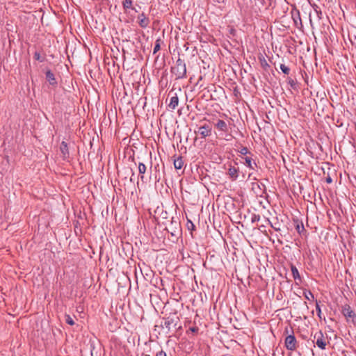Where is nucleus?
Wrapping results in <instances>:
<instances>
[{
	"mask_svg": "<svg viewBox=\"0 0 356 356\" xmlns=\"http://www.w3.org/2000/svg\"><path fill=\"white\" fill-rule=\"evenodd\" d=\"M190 330L193 332H197L198 330V328L197 327H190Z\"/></svg>",
	"mask_w": 356,
	"mask_h": 356,
	"instance_id": "nucleus-33",
	"label": "nucleus"
},
{
	"mask_svg": "<svg viewBox=\"0 0 356 356\" xmlns=\"http://www.w3.org/2000/svg\"><path fill=\"white\" fill-rule=\"evenodd\" d=\"M45 74L46 79L49 82V83L53 86H56L57 85V81L54 73L50 70H47Z\"/></svg>",
	"mask_w": 356,
	"mask_h": 356,
	"instance_id": "nucleus-8",
	"label": "nucleus"
},
{
	"mask_svg": "<svg viewBox=\"0 0 356 356\" xmlns=\"http://www.w3.org/2000/svg\"><path fill=\"white\" fill-rule=\"evenodd\" d=\"M313 8H314V10L315 13L317 15L318 18L319 19H321V15H322V12L320 10L319 7L317 5L314 4L313 6Z\"/></svg>",
	"mask_w": 356,
	"mask_h": 356,
	"instance_id": "nucleus-20",
	"label": "nucleus"
},
{
	"mask_svg": "<svg viewBox=\"0 0 356 356\" xmlns=\"http://www.w3.org/2000/svg\"><path fill=\"white\" fill-rule=\"evenodd\" d=\"M350 41H351V43L353 44L355 42H356V40H355L354 38L353 39H350Z\"/></svg>",
	"mask_w": 356,
	"mask_h": 356,
	"instance_id": "nucleus-35",
	"label": "nucleus"
},
{
	"mask_svg": "<svg viewBox=\"0 0 356 356\" xmlns=\"http://www.w3.org/2000/svg\"><path fill=\"white\" fill-rule=\"evenodd\" d=\"M34 58L40 62H44V57H41L40 54L39 52L38 51H35L34 53Z\"/></svg>",
	"mask_w": 356,
	"mask_h": 356,
	"instance_id": "nucleus-23",
	"label": "nucleus"
},
{
	"mask_svg": "<svg viewBox=\"0 0 356 356\" xmlns=\"http://www.w3.org/2000/svg\"><path fill=\"white\" fill-rule=\"evenodd\" d=\"M178 103H179V98H178L177 94H175V95L170 98V104H168V106L170 108L174 110L178 106Z\"/></svg>",
	"mask_w": 356,
	"mask_h": 356,
	"instance_id": "nucleus-13",
	"label": "nucleus"
},
{
	"mask_svg": "<svg viewBox=\"0 0 356 356\" xmlns=\"http://www.w3.org/2000/svg\"><path fill=\"white\" fill-rule=\"evenodd\" d=\"M147 170L146 165L143 163H138V172L140 175V179L142 181H143L144 176L143 175L145 173Z\"/></svg>",
	"mask_w": 356,
	"mask_h": 356,
	"instance_id": "nucleus-16",
	"label": "nucleus"
},
{
	"mask_svg": "<svg viewBox=\"0 0 356 356\" xmlns=\"http://www.w3.org/2000/svg\"><path fill=\"white\" fill-rule=\"evenodd\" d=\"M161 49V46H160V43H159V40H157L156 41V44L154 45V49H153V54H156L157 51H159Z\"/></svg>",
	"mask_w": 356,
	"mask_h": 356,
	"instance_id": "nucleus-26",
	"label": "nucleus"
},
{
	"mask_svg": "<svg viewBox=\"0 0 356 356\" xmlns=\"http://www.w3.org/2000/svg\"><path fill=\"white\" fill-rule=\"evenodd\" d=\"M242 159H244L245 164L250 169L254 170L255 167H257V163L252 161V159L250 156H246L245 157H242Z\"/></svg>",
	"mask_w": 356,
	"mask_h": 356,
	"instance_id": "nucleus-12",
	"label": "nucleus"
},
{
	"mask_svg": "<svg viewBox=\"0 0 356 356\" xmlns=\"http://www.w3.org/2000/svg\"><path fill=\"white\" fill-rule=\"evenodd\" d=\"M65 322L70 325H74V321L73 320V318L69 315V314H65Z\"/></svg>",
	"mask_w": 356,
	"mask_h": 356,
	"instance_id": "nucleus-22",
	"label": "nucleus"
},
{
	"mask_svg": "<svg viewBox=\"0 0 356 356\" xmlns=\"http://www.w3.org/2000/svg\"><path fill=\"white\" fill-rule=\"evenodd\" d=\"M132 0H124L122 1V6H123V8L126 10V9H128V8H131V9H134V8H132Z\"/></svg>",
	"mask_w": 356,
	"mask_h": 356,
	"instance_id": "nucleus-19",
	"label": "nucleus"
},
{
	"mask_svg": "<svg viewBox=\"0 0 356 356\" xmlns=\"http://www.w3.org/2000/svg\"><path fill=\"white\" fill-rule=\"evenodd\" d=\"M296 229L298 231V232L299 234H301V232L305 230L303 224L302 223H301V224L298 223L296 225Z\"/></svg>",
	"mask_w": 356,
	"mask_h": 356,
	"instance_id": "nucleus-27",
	"label": "nucleus"
},
{
	"mask_svg": "<svg viewBox=\"0 0 356 356\" xmlns=\"http://www.w3.org/2000/svg\"><path fill=\"white\" fill-rule=\"evenodd\" d=\"M316 309L317 315H318V318L320 319H321L322 318V317H321V307H320L319 302H318L317 300L316 301Z\"/></svg>",
	"mask_w": 356,
	"mask_h": 356,
	"instance_id": "nucleus-24",
	"label": "nucleus"
},
{
	"mask_svg": "<svg viewBox=\"0 0 356 356\" xmlns=\"http://www.w3.org/2000/svg\"><path fill=\"white\" fill-rule=\"evenodd\" d=\"M305 296L307 300H310V298H314V295L309 291L305 293Z\"/></svg>",
	"mask_w": 356,
	"mask_h": 356,
	"instance_id": "nucleus-29",
	"label": "nucleus"
},
{
	"mask_svg": "<svg viewBox=\"0 0 356 356\" xmlns=\"http://www.w3.org/2000/svg\"><path fill=\"white\" fill-rule=\"evenodd\" d=\"M291 273H292L293 279L295 280H301L300 275L299 274V272H298V270L297 269V268L295 266L291 265Z\"/></svg>",
	"mask_w": 356,
	"mask_h": 356,
	"instance_id": "nucleus-17",
	"label": "nucleus"
},
{
	"mask_svg": "<svg viewBox=\"0 0 356 356\" xmlns=\"http://www.w3.org/2000/svg\"><path fill=\"white\" fill-rule=\"evenodd\" d=\"M211 127L209 124H204L199 128L198 134L202 138H205L211 134Z\"/></svg>",
	"mask_w": 356,
	"mask_h": 356,
	"instance_id": "nucleus-5",
	"label": "nucleus"
},
{
	"mask_svg": "<svg viewBox=\"0 0 356 356\" xmlns=\"http://www.w3.org/2000/svg\"><path fill=\"white\" fill-rule=\"evenodd\" d=\"M314 339L316 340V346L321 350H325L327 346L326 337H324L321 331L316 332L314 335Z\"/></svg>",
	"mask_w": 356,
	"mask_h": 356,
	"instance_id": "nucleus-3",
	"label": "nucleus"
},
{
	"mask_svg": "<svg viewBox=\"0 0 356 356\" xmlns=\"http://www.w3.org/2000/svg\"><path fill=\"white\" fill-rule=\"evenodd\" d=\"M156 356H167L165 352L163 350H160L156 353Z\"/></svg>",
	"mask_w": 356,
	"mask_h": 356,
	"instance_id": "nucleus-32",
	"label": "nucleus"
},
{
	"mask_svg": "<svg viewBox=\"0 0 356 356\" xmlns=\"http://www.w3.org/2000/svg\"><path fill=\"white\" fill-rule=\"evenodd\" d=\"M60 149L62 154V157L63 159H67L70 157L69 149L67 143L65 141H63L60 146Z\"/></svg>",
	"mask_w": 356,
	"mask_h": 356,
	"instance_id": "nucleus-9",
	"label": "nucleus"
},
{
	"mask_svg": "<svg viewBox=\"0 0 356 356\" xmlns=\"http://www.w3.org/2000/svg\"><path fill=\"white\" fill-rule=\"evenodd\" d=\"M215 127L220 131L227 132L228 131V127L227 123L222 120H218L215 124Z\"/></svg>",
	"mask_w": 356,
	"mask_h": 356,
	"instance_id": "nucleus-11",
	"label": "nucleus"
},
{
	"mask_svg": "<svg viewBox=\"0 0 356 356\" xmlns=\"http://www.w3.org/2000/svg\"><path fill=\"white\" fill-rule=\"evenodd\" d=\"M184 165V161L181 156H179L174 160V167L177 170H180Z\"/></svg>",
	"mask_w": 356,
	"mask_h": 356,
	"instance_id": "nucleus-14",
	"label": "nucleus"
},
{
	"mask_svg": "<svg viewBox=\"0 0 356 356\" xmlns=\"http://www.w3.org/2000/svg\"><path fill=\"white\" fill-rule=\"evenodd\" d=\"M260 220V216L259 215H254L252 218V222L259 221Z\"/></svg>",
	"mask_w": 356,
	"mask_h": 356,
	"instance_id": "nucleus-31",
	"label": "nucleus"
},
{
	"mask_svg": "<svg viewBox=\"0 0 356 356\" xmlns=\"http://www.w3.org/2000/svg\"><path fill=\"white\" fill-rule=\"evenodd\" d=\"M227 174L232 181H235L238 177V168H236L234 166H229Z\"/></svg>",
	"mask_w": 356,
	"mask_h": 356,
	"instance_id": "nucleus-7",
	"label": "nucleus"
},
{
	"mask_svg": "<svg viewBox=\"0 0 356 356\" xmlns=\"http://www.w3.org/2000/svg\"><path fill=\"white\" fill-rule=\"evenodd\" d=\"M239 152L243 155H246L247 154H250L247 147H243L241 149Z\"/></svg>",
	"mask_w": 356,
	"mask_h": 356,
	"instance_id": "nucleus-28",
	"label": "nucleus"
},
{
	"mask_svg": "<svg viewBox=\"0 0 356 356\" xmlns=\"http://www.w3.org/2000/svg\"><path fill=\"white\" fill-rule=\"evenodd\" d=\"M342 314L346 318H353L355 316V312L351 309L350 307L348 305L342 307Z\"/></svg>",
	"mask_w": 356,
	"mask_h": 356,
	"instance_id": "nucleus-10",
	"label": "nucleus"
},
{
	"mask_svg": "<svg viewBox=\"0 0 356 356\" xmlns=\"http://www.w3.org/2000/svg\"><path fill=\"white\" fill-rule=\"evenodd\" d=\"M280 70L284 74H289L290 72V69L284 64H281L280 66Z\"/></svg>",
	"mask_w": 356,
	"mask_h": 356,
	"instance_id": "nucleus-21",
	"label": "nucleus"
},
{
	"mask_svg": "<svg viewBox=\"0 0 356 356\" xmlns=\"http://www.w3.org/2000/svg\"><path fill=\"white\" fill-rule=\"evenodd\" d=\"M171 72L176 79H181L186 77V66L184 60L178 58L174 66L171 67Z\"/></svg>",
	"mask_w": 356,
	"mask_h": 356,
	"instance_id": "nucleus-2",
	"label": "nucleus"
},
{
	"mask_svg": "<svg viewBox=\"0 0 356 356\" xmlns=\"http://www.w3.org/2000/svg\"><path fill=\"white\" fill-rule=\"evenodd\" d=\"M271 226L275 229V230H276V231H277V230H280V229H279V228H277V227H273V225H271Z\"/></svg>",
	"mask_w": 356,
	"mask_h": 356,
	"instance_id": "nucleus-36",
	"label": "nucleus"
},
{
	"mask_svg": "<svg viewBox=\"0 0 356 356\" xmlns=\"http://www.w3.org/2000/svg\"><path fill=\"white\" fill-rule=\"evenodd\" d=\"M285 346L289 350H294L297 347V341L293 334L288 335L284 341Z\"/></svg>",
	"mask_w": 356,
	"mask_h": 356,
	"instance_id": "nucleus-4",
	"label": "nucleus"
},
{
	"mask_svg": "<svg viewBox=\"0 0 356 356\" xmlns=\"http://www.w3.org/2000/svg\"><path fill=\"white\" fill-rule=\"evenodd\" d=\"M287 82L292 88L295 89L296 88V82L293 79L289 77L287 79Z\"/></svg>",
	"mask_w": 356,
	"mask_h": 356,
	"instance_id": "nucleus-25",
	"label": "nucleus"
},
{
	"mask_svg": "<svg viewBox=\"0 0 356 356\" xmlns=\"http://www.w3.org/2000/svg\"><path fill=\"white\" fill-rule=\"evenodd\" d=\"M292 16L296 24L298 23V20L301 22L299 10H296L295 11H292Z\"/></svg>",
	"mask_w": 356,
	"mask_h": 356,
	"instance_id": "nucleus-18",
	"label": "nucleus"
},
{
	"mask_svg": "<svg viewBox=\"0 0 356 356\" xmlns=\"http://www.w3.org/2000/svg\"><path fill=\"white\" fill-rule=\"evenodd\" d=\"M326 182H327V183H328V184L332 183V178H331L330 177H327L326 178Z\"/></svg>",
	"mask_w": 356,
	"mask_h": 356,
	"instance_id": "nucleus-34",
	"label": "nucleus"
},
{
	"mask_svg": "<svg viewBox=\"0 0 356 356\" xmlns=\"http://www.w3.org/2000/svg\"><path fill=\"white\" fill-rule=\"evenodd\" d=\"M138 24L141 28H147L149 24V19L147 17L144 13H142L138 16Z\"/></svg>",
	"mask_w": 356,
	"mask_h": 356,
	"instance_id": "nucleus-6",
	"label": "nucleus"
},
{
	"mask_svg": "<svg viewBox=\"0 0 356 356\" xmlns=\"http://www.w3.org/2000/svg\"><path fill=\"white\" fill-rule=\"evenodd\" d=\"M187 226H188V228L189 229H193L194 227H195V225H193V223L191 220L188 221Z\"/></svg>",
	"mask_w": 356,
	"mask_h": 356,
	"instance_id": "nucleus-30",
	"label": "nucleus"
},
{
	"mask_svg": "<svg viewBox=\"0 0 356 356\" xmlns=\"http://www.w3.org/2000/svg\"><path fill=\"white\" fill-rule=\"evenodd\" d=\"M259 63H260L261 67L264 70H268V69L270 67V65H268V63L267 60H266V58H264V56H263L262 55L259 56Z\"/></svg>",
	"mask_w": 356,
	"mask_h": 356,
	"instance_id": "nucleus-15",
	"label": "nucleus"
},
{
	"mask_svg": "<svg viewBox=\"0 0 356 356\" xmlns=\"http://www.w3.org/2000/svg\"><path fill=\"white\" fill-rule=\"evenodd\" d=\"M180 319L176 313L170 314L168 317L163 318V322L161 326L163 329L167 330V333L176 332L178 329L181 328L179 325Z\"/></svg>",
	"mask_w": 356,
	"mask_h": 356,
	"instance_id": "nucleus-1",
	"label": "nucleus"
}]
</instances>
